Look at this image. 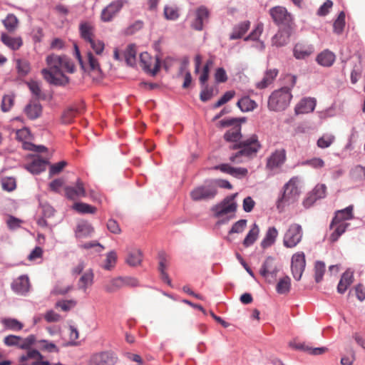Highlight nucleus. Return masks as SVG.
<instances>
[{
    "label": "nucleus",
    "mask_w": 365,
    "mask_h": 365,
    "mask_svg": "<svg viewBox=\"0 0 365 365\" xmlns=\"http://www.w3.org/2000/svg\"><path fill=\"white\" fill-rule=\"evenodd\" d=\"M3 24L9 32H14L18 27L19 20L14 14H10L3 20Z\"/></svg>",
    "instance_id": "40"
},
{
    "label": "nucleus",
    "mask_w": 365,
    "mask_h": 365,
    "mask_svg": "<svg viewBox=\"0 0 365 365\" xmlns=\"http://www.w3.org/2000/svg\"><path fill=\"white\" fill-rule=\"evenodd\" d=\"M336 59L334 53L327 49L319 53L316 58L318 64L324 67H330Z\"/></svg>",
    "instance_id": "24"
},
{
    "label": "nucleus",
    "mask_w": 365,
    "mask_h": 365,
    "mask_svg": "<svg viewBox=\"0 0 365 365\" xmlns=\"http://www.w3.org/2000/svg\"><path fill=\"white\" fill-rule=\"evenodd\" d=\"M78 113H80V110L78 109L73 108L66 109L61 115L62 123L64 124L71 123Z\"/></svg>",
    "instance_id": "45"
},
{
    "label": "nucleus",
    "mask_w": 365,
    "mask_h": 365,
    "mask_svg": "<svg viewBox=\"0 0 365 365\" xmlns=\"http://www.w3.org/2000/svg\"><path fill=\"white\" fill-rule=\"evenodd\" d=\"M136 49L134 45H129L125 51V58L127 63L130 66H133L136 60Z\"/></svg>",
    "instance_id": "51"
},
{
    "label": "nucleus",
    "mask_w": 365,
    "mask_h": 365,
    "mask_svg": "<svg viewBox=\"0 0 365 365\" xmlns=\"http://www.w3.org/2000/svg\"><path fill=\"white\" fill-rule=\"evenodd\" d=\"M353 208V205H349L345 209L336 211L335 216L331 223V227H332L334 224H337L340 222L351 220L354 217Z\"/></svg>",
    "instance_id": "27"
},
{
    "label": "nucleus",
    "mask_w": 365,
    "mask_h": 365,
    "mask_svg": "<svg viewBox=\"0 0 365 365\" xmlns=\"http://www.w3.org/2000/svg\"><path fill=\"white\" fill-rule=\"evenodd\" d=\"M325 272V264L323 262L317 261L314 265V278L318 283L322 280Z\"/></svg>",
    "instance_id": "54"
},
{
    "label": "nucleus",
    "mask_w": 365,
    "mask_h": 365,
    "mask_svg": "<svg viewBox=\"0 0 365 365\" xmlns=\"http://www.w3.org/2000/svg\"><path fill=\"white\" fill-rule=\"evenodd\" d=\"M128 3L127 0H115L111 1L101 13V20L110 22L118 15L121 9Z\"/></svg>",
    "instance_id": "9"
},
{
    "label": "nucleus",
    "mask_w": 365,
    "mask_h": 365,
    "mask_svg": "<svg viewBox=\"0 0 365 365\" xmlns=\"http://www.w3.org/2000/svg\"><path fill=\"white\" fill-rule=\"evenodd\" d=\"M204 88L200 92V98L203 102L210 100L214 96L213 88L209 87L207 85H204Z\"/></svg>",
    "instance_id": "62"
},
{
    "label": "nucleus",
    "mask_w": 365,
    "mask_h": 365,
    "mask_svg": "<svg viewBox=\"0 0 365 365\" xmlns=\"http://www.w3.org/2000/svg\"><path fill=\"white\" fill-rule=\"evenodd\" d=\"M316 106V100L313 98H304L295 106L296 115L306 114L312 112Z\"/></svg>",
    "instance_id": "19"
},
{
    "label": "nucleus",
    "mask_w": 365,
    "mask_h": 365,
    "mask_svg": "<svg viewBox=\"0 0 365 365\" xmlns=\"http://www.w3.org/2000/svg\"><path fill=\"white\" fill-rule=\"evenodd\" d=\"M116 262V252L115 251H110L106 255V258L101 267L106 270H110L115 266Z\"/></svg>",
    "instance_id": "46"
},
{
    "label": "nucleus",
    "mask_w": 365,
    "mask_h": 365,
    "mask_svg": "<svg viewBox=\"0 0 365 365\" xmlns=\"http://www.w3.org/2000/svg\"><path fill=\"white\" fill-rule=\"evenodd\" d=\"M164 16L166 19L174 21L179 17V11L177 7L166 6L164 8Z\"/></svg>",
    "instance_id": "55"
},
{
    "label": "nucleus",
    "mask_w": 365,
    "mask_h": 365,
    "mask_svg": "<svg viewBox=\"0 0 365 365\" xmlns=\"http://www.w3.org/2000/svg\"><path fill=\"white\" fill-rule=\"evenodd\" d=\"M79 29L81 36L85 41L88 43L95 38V28L91 24L88 22L82 23L80 24Z\"/></svg>",
    "instance_id": "31"
},
{
    "label": "nucleus",
    "mask_w": 365,
    "mask_h": 365,
    "mask_svg": "<svg viewBox=\"0 0 365 365\" xmlns=\"http://www.w3.org/2000/svg\"><path fill=\"white\" fill-rule=\"evenodd\" d=\"M278 230L274 227H270L267 230L263 240L261 242V247L263 249H266L267 247H271L274 244L277 237H278Z\"/></svg>",
    "instance_id": "28"
},
{
    "label": "nucleus",
    "mask_w": 365,
    "mask_h": 365,
    "mask_svg": "<svg viewBox=\"0 0 365 365\" xmlns=\"http://www.w3.org/2000/svg\"><path fill=\"white\" fill-rule=\"evenodd\" d=\"M237 195L236 193L228 196L220 204L212 207V211L214 212L216 217H220L225 215L236 211L237 205L235 201V198Z\"/></svg>",
    "instance_id": "8"
},
{
    "label": "nucleus",
    "mask_w": 365,
    "mask_h": 365,
    "mask_svg": "<svg viewBox=\"0 0 365 365\" xmlns=\"http://www.w3.org/2000/svg\"><path fill=\"white\" fill-rule=\"evenodd\" d=\"M42 354L36 349H31L19 358V365H51L47 361H43Z\"/></svg>",
    "instance_id": "14"
},
{
    "label": "nucleus",
    "mask_w": 365,
    "mask_h": 365,
    "mask_svg": "<svg viewBox=\"0 0 365 365\" xmlns=\"http://www.w3.org/2000/svg\"><path fill=\"white\" fill-rule=\"evenodd\" d=\"M117 355L112 351H100L92 353L86 362L87 365H115Z\"/></svg>",
    "instance_id": "6"
},
{
    "label": "nucleus",
    "mask_w": 365,
    "mask_h": 365,
    "mask_svg": "<svg viewBox=\"0 0 365 365\" xmlns=\"http://www.w3.org/2000/svg\"><path fill=\"white\" fill-rule=\"evenodd\" d=\"M291 279L288 276H286L279 279L276 286V290L278 294H285L290 291Z\"/></svg>",
    "instance_id": "41"
},
{
    "label": "nucleus",
    "mask_w": 365,
    "mask_h": 365,
    "mask_svg": "<svg viewBox=\"0 0 365 365\" xmlns=\"http://www.w3.org/2000/svg\"><path fill=\"white\" fill-rule=\"evenodd\" d=\"M143 261V253L140 250L133 248L128 250L125 262L130 267H136Z\"/></svg>",
    "instance_id": "26"
},
{
    "label": "nucleus",
    "mask_w": 365,
    "mask_h": 365,
    "mask_svg": "<svg viewBox=\"0 0 365 365\" xmlns=\"http://www.w3.org/2000/svg\"><path fill=\"white\" fill-rule=\"evenodd\" d=\"M292 98L289 88L283 87L274 91L268 100V108L273 111H282L285 110Z\"/></svg>",
    "instance_id": "4"
},
{
    "label": "nucleus",
    "mask_w": 365,
    "mask_h": 365,
    "mask_svg": "<svg viewBox=\"0 0 365 365\" xmlns=\"http://www.w3.org/2000/svg\"><path fill=\"white\" fill-rule=\"evenodd\" d=\"M15 95L13 93L4 95L3 96L1 109L3 112H8L14 105Z\"/></svg>",
    "instance_id": "47"
},
{
    "label": "nucleus",
    "mask_w": 365,
    "mask_h": 365,
    "mask_svg": "<svg viewBox=\"0 0 365 365\" xmlns=\"http://www.w3.org/2000/svg\"><path fill=\"white\" fill-rule=\"evenodd\" d=\"M259 234V226L256 223H255L250 230V231L248 232V233L247 234L245 238L244 239L242 242L243 245L245 247H248L253 245L258 238Z\"/></svg>",
    "instance_id": "35"
},
{
    "label": "nucleus",
    "mask_w": 365,
    "mask_h": 365,
    "mask_svg": "<svg viewBox=\"0 0 365 365\" xmlns=\"http://www.w3.org/2000/svg\"><path fill=\"white\" fill-rule=\"evenodd\" d=\"M353 273L349 271H346L344 273H343L339 280L337 286V292L339 294H344L347 290L349 287L353 283Z\"/></svg>",
    "instance_id": "29"
},
{
    "label": "nucleus",
    "mask_w": 365,
    "mask_h": 365,
    "mask_svg": "<svg viewBox=\"0 0 365 365\" xmlns=\"http://www.w3.org/2000/svg\"><path fill=\"white\" fill-rule=\"evenodd\" d=\"M260 148L261 145L257 136L252 135L247 140L232 146V149H240V150L232 155L230 160L235 163H241L246 159L255 156Z\"/></svg>",
    "instance_id": "2"
},
{
    "label": "nucleus",
    "mask_w": 365,
    "mask_h": 365,
    "mask_svg": "<svg viewBox=\"0 0 365 365\" xmlns=\"http://www.w3.org/2000/svg\"><path fill=\"white\" fill-rule=\"evenodd\" d=\"M314 47L302 43H297L294 48V56L297 59H304L312 54Z\"/></svg>",
    "instance_id": "25"
},
{
    "label": "nucleus",
    "mask_w": 365,
    "mask_h": 365,
    "mask_svg": "<svg viewBox=\"0 0 365 365\" xmlns=\"http://www.w3.org/2000/svg\"><path fill=\"white\" fill-rule=\"evenodd\" d=\"M46 62L47 67L41 71L43 78L50 84L55 86L66 85L69 78L63 72L74 73L75 66L72 61L66 56L51 53L47 56Z\"/></svg>",
    "instance_id": "1"
},
{
    "label": "nucleus",
    "mask_w": 365,
    "mask_h": 365,
    "mask_svg": "<svg viewBox=\"0 0 365 365\" xmlns=\"http://www.w3.org/2000/svg\"><path fill=\"white\" fill-rule=\"evenodd\" d=\"M65 195L70 200H76L86 196L84 184L81 179H78L75 186H66L65 187Z\"/></svg>",
    "instance_id": "17"
},
{
    "label": "nucleus",
    "mask_w": 365,
    "mask_h": 365,
    "mask_svg": "<svg viewBox=\"0 0 365 365\" xmlns=\"http://www.w3.org/2000/svg\"><path fill=\"white\" fill-rule=\"evenodd\" d=\"M29 172L33 174H38L46 169V162L41 160H34L27 167Z\"/></svg>",
    "instance_id": "49"
},
{
    "label": "nucleus",
    "mask_w": 365,
    "mask_h": 365,
    "mask_svg": "<svg viewBox=\"0 0 365 365\" xmlns=\"http://www.w3.org/2000/svg\"><path fill=\"white\" fill-rule=\"evenodd\" d=\"M88 43L96 55L100 56L103 53L105 48V44L103 41L95 38L89 41Z\"/></svg>",
    "instance_id": "56"
},
{
    "label": "nucleus",
    "mask_w": 365,
    "mask_h": 365,
    "mask_svg": "<svg viewBox=\"0 0 365 365\" xmlns=\"http://www.w3.org/2000/svg\"><path fill=\"white\" fill-rule=\"evenodd\" d=\"M94 232V228L87 221H79L75 229V235L77 238L82 239L91 237Z\"/></svg>",
    "instance_id": "21"
},
{
    "label": "nucleus",
    "mask_w": 365,
    "mask_h": 365,
    "mask_svg": "<svg viewBox=\"0 0 365 365\" xmlns=\"http://www.w3.org/2000/svg\"><path fill=\"white\" fill-rule=\"evenodd\" d=\"M220 125L221 127L232 126L224 135L226 141L235 143L241 139V125L237 119L222 120L220 121Z\"/></svg>",
    "instance_id": "7"
},
{
    "label": "nucleus",
    "mask_w": 365,
    "mask_h": 365,
    "mask_svg": "<svg viewBox=\"0 0 365 365\" xmlns=\"http://www.w3.org/2000/svg\"><path fill=\"white\" fill-rule=\"evenodd\" d=\"M86 59L90 70L98 75H100L101 73V69L98 58H96L91 51H88L86 54Z\"/></svg>",
    "instance_id": "44"
},
{
    "label": "nucleus",
    "mask_w": 365,
    "mask_h": 365,
    "mask_svg": "<svg viewBox=\"0 0 365 365\" xmlns=\"http://www.w3.org/2000/svg\"><path fill=\"white\" fill-rule=\"evenodd\" d=\"M299 178L292 177L284 186V192L277 202L278 210H282L285 205L294 202L299 197L300 192L298 187Z\"/></svg>",
    "instance_id": "3"
},
{
    "label": "nucleus",
    "mask_w": 365,
    "mask_h": 365,
    "mask_svg": "<svg viewBox=\"0 0 365 365\" xmlns=\"http://www.w3.org/2000/svg\"><path fill=\"white\" fill-rule=\"evenodd\" d=\"M273 21L278 25H282L283 27L292 26V18L287 9L282 6H275L269 10Z\"/></svg>",
    "instance_id": "11"
},
{
    "label": "nucleus",
    "mask_w": 365,
    "mask_h": 365,
    "mask_svg": "<svg viewBox=\"0 0 365 365\" xmlns=\"http://www.w3.org/2000/svg\"><path fill=\"white\" fill-rule=\"evenodd\" d=\"M140 62L144 70L155 76L160 69V63L157 58L153 59L148 53L144 52L140 55Z\"/></svg>",
    "instance_id": "15"
},
{
    "label": "nucleus",
    "mask_w": 365,
    "mask_h": 365,
    "mask_svg": "<svg viewBox=\"0 0 365 365\" xmlns=\"http://www.w3.org/2000/svg\"><path fill=\"white\" fill-rule=\"evenodd\" d=\"M16 68L19 75L24 76L30 71V64L26 60L18 59L16 61Z\"/></svg>",
    "instance_id": "53"
},
{
    "label": "nucleus",
    "mask_w": 365,
    "mask_h": 365,
    "mask_svg": "<svg viewBox=\"0 0 365 365\" xmlns=\"http://www.w3.org/2000/svg\"><path fill=\"white\" fill-rule=\"evenodd\" d=\"M237 104L243 112L253 110L257 106V103L247 96L242 98Z\"/></svg>",
    "instance_id": "39"
},
{
    "label": "nucleus",
    "mask_w": 365,
    "mask_h": 365,
    "mask_svg": "<svg viewBox=\"0 0 365 365\" xmlns=\"http://www.w3.org/2000/svg\"><path fill=\"white\" fill-rule=\"evenodd\" d=\"M292 31V26L282 27L279 31L272 37V44L277 47H281L286 45L289 42Z\"/></svg>",
    "instance_id": "18"
},
{
    "label": "nucleus",
    "mask_w": 365,
    "mask_h": 365,
    "mask_svg": "<svg viewBox=\"0 0 365 365\" xmlns=\"http://www.w3.org/2000/svg\"><path fill=\"white\" fill-rule=\"evenodd\" d=\"M250 26L249 21H245L236 25L233 28V31L230 36V39L235 40L239 39L248 31Z\"/></svg>",
    "instance_id": "33"
},
{
    "label": "nucleus",
    "mask_w": 365,
    "mask_h": 365,
    "mask_svg": "<svg viewBox=\"0 0 365 365\" xmlns=\"http://www.w3.org/2000/svg\"><path fill=\"white\" fill-rule=\"evenodd\" d=\"M303 165H308L315 169L322 168L325 163L320 158H314L309 160H307L302 163Z\"/></svg>",
    "instance_id": "57"
},
{
    "label": "nucleus",
    "mask_w": 365,
    "mask_h": 365,
    "mask_svg": "<svg viewBox=\"0 0 365 365\" xmlns=\"http://www.w3.org/2000/svg\"><path fill=\"white\" fill-rule=\"evenodd\" d=\"M94 274L91 269L87 270L80 277L78 282V287L80 290L86 292L87 289L93 283Z\"/></svg>",
    "instance_id": "30"
},
{
    "label": "nucleus",
    "mask_w": 365,
    "mask_h": 365,
    "mask_svg": "<svg viewBox=\"0 0 365 365\" xmlns=\"http://www.w3.org/2000/svg\"><path fill=\"white\" fill-rule=\"evenodd\" d=\"M209 16V11L205 6H200L195 11V18L192 22L191 26L197 31L203 29V24Z\"/></svg>",
    "instance_id": "20"
},
{
    "label": "nucleus",
    "mask_w": 365,
    "mask_h": 365,
    "mask_svg": "<svg viewBox=\"0 0 365 365\" xmlns=\"http://www.w3.org/2000/svg\"><path fill=\"white\" fill-rule=\"evenodd\" d=\"M121 277L111 279L105 283L103 289L107 293H114L123 288Z\"/></svg>",
    "instance_id": "37"
},
{
    "label": "nucleus",
    "mask_w": 365,
    "mask_h": 365,
    "mask_svg": "<svg viewBox=\"0 0 365 365\" xmlns=\"http://www.w3.org/2000/svg\"><path fill=\"white\" fill-rule=\"evenodd\" d=\"M278 272L279 269L274 263V258L272 257H268L263 263L259 273L269 282H272V280L269 279V277L274 279L277 277Z\"/></svg>",
    "instance_id": "16"
},
{
    "label": "nucleus",
    "mask_w": 365,
    "mask_h": 365,
    "mask_svg": "<svg viewBox=\"0 0 365 365\" xmlns=\"http://www.w3.org/2000/svg\"><path fill=\"white\" fill-rule=\"evenodd\" d=\"M39 347L42 350L47 351L48 352H56L58 353L59 351V349L52 342H49L46 340H41L38 341Z\"/></svg>",
    "instance_id": "59"
},
{
    "label": "nucleus",
    "mask_w": 365,
    "mask_h": 365,
    "mask_svg": "<svg viewBox=\"0 0 365 365\" xmlns=\"http://www.w3.org/2000/svg\"><path fill=\"white\" fill-rule=\"evenodd\" d=\"M302 238L303 230L302 226L297 223H292L284 234L283 245L287 248H294L302 242Z\"/></svg>",
    "instance_id": "5"
},
{
    "label": "nucleus",
    "mask_w": 365,
    "mask_h": 365,
    "mask_svg": "<svg viewBox=\"0 0 365 365\" xmlns=\"http://www.w3.org/2000/svg\"><path fill=\"white\" fill-rule=\"evenodd\" d=\"M217 194L214 185H200L194 188L190 192V197L194 201L207 200L212 199Z\"/></svg>",
    "instance_id": "10"
},
{
    "label": "nucleus",
    "mask_w": 365,
    "mask_h": 365,
    "mask_svg": "<svg viewBox=\"0 0 365 365\" xmlns=\"http://www.w3.org/2000/svg\"><path fill=\"white\" fill-rule=\"evenodd\" d=\"M1 41L12 51H17L23 46V39L21 36L13 37L6 33L1 34Z\"/></svg>",
    "instance_id": "23"
},
{
    "label": "nucleus",
    "mask_w": 365,
    "mask_h": 365,
    "mask_svg": "<svg viewBox=\"0 0 365 365\" xmlns=\"http://www.w3.org/2000/svg\"><path fill=\"white\" fill-rule=\"evenodd\" d=\"M168 265V260L164 254L160 255V262L158 270L160 272L161 279L167 283L169 286L172 287L171 280L169 278L168 274L166 272V268Z\"/></svg>",
    "instance_id": "36"
},
{
    "label": "nucleus",
    "mask_w": 365,
    "mask_h": 365,
    "mask_svg": "<svg viewBox=\"0 0 365 365\" xmlns=\"http://www.w3.org/2000/svg\"><path fill=\"white\" fill-rule=\"evenodd\" d=\"M4 343L7 346H16L20 349L21 336L16 335H9L4 339Z\"/></svg>",
    "instance_id": "58"
},
{
    "label": "nucleus",
    "mask_w": 365,
    "mask_h": 365,
    "mask_svg": "<svg viewBox=\"0 0 365 365\" xmlns=\"http://www.w3.org/2000/svg\"><path fill=\"white\" fill-rule=\"evenodd\" d=\"M287 160V152L284 148L276 149L267 159L266 168L273 170L279 168Z\"/></svg>",
    "instance_id": "13"
},
{
    "label": "nucleus",
    "mask_w": 365,
    "mask_h": 365,
    "mask_svg": "<svg viewBox=\"0 0 365 365\" xmlns=\"http://www.w3.org/2000/svg\"><path fill=\"white\" fill-rule=\"evenodd\" d=\"M24 112L29 119L34 120L41 115L42 108L39 103L33 102L25 107Z\"/></svg>",
    "instance_id": "32"
},
{
    "label": "nucleus",
    "mask_w": 365,
    "mask_h": 365,
    "mask_svg": "<svg viewBox=\"0 0 365 365\" xmlns=\"http://www.w3.org/2000/svg\"><path fill=\"white\" fill-rule=\"evenodd\" d=\"M345 26V14L341 11L339 14L337 19L334 21L333 24L334 32L336 34H341Z\"/></svg>",
    "instance_id": "50"
},
{
    "label": "nucleus",
    "mask_w": 365,
    "mask_h": 365,
    "mask_svg": "<svg viewBox=\"0 0 365 365\" xmlns=\"http://www.w3.org/2000/svg\"><path fill=\"white\" fill-rule=\"evenodd\" d=\"M30 286L28 276L21 275L14 281L11 288L17 294H25L29 291Z\"/></svg>",
    "instance_id": "22"
},
{
    "label": "nucleus",
    "mask_w": 365,
    "mask_h": 365,
    "mask_svg": "<svg viewBox=\"0 0 365 365\" xmlns=\"http://www.w3.org/2000/svg\"><path fill=\"white\" fill-rule=\"evenodd\" d=\"M1 322L6 329L13 331H19L24 327L23 324L16 319L4 318Z\"/></svg>",
    "instance_id": "42"
},
{
    "label": "nucleus",
    "mask_w": 365,
    "mask_h": 365,
    "mask_svg": "<svg viewBox=\"0 0 365 365\" xmlns=\"http://www.w3.org/2000/svg\"><path fill=\"white\" fill-rule=\"evenodd\" d=\"M306 266L305 255L303 252L293 255L292 257L291 269L294 278L299 281L304 271Z\"/></svg>",
    "instance_id": "12"
},
{
    "label": "nucleus",
    "mask_w": 365,
    "mask_h": 365,
    "mask_svg": "<svg viewBox=\"0 0 365 365\" xmlns=\"http://www.w3.org/2000/svg\"><path fill=\"white\" fill-rule=\"evenodd\" d=\"M277 74L278 71L275 68L267 71L262 80L257 83V88L259 89L267 88L273 82Z\"/></svg>",
    "instance_id": "34"
},
{
    "label": "nucleus",
    "mask_w": 365,
    "mask_h": 365,
    "mask_svg": "<svg viewBox=\"0 0 365 365\" xmlns=\"http://www.w3.org/2000/svg\"><path fill=\"white\" fill-rule=\"evenodd\" d=\"M235 91H227L214 105V108H219L220 106H222V105H224L225 103H226L227 102L230 101L234 96H235Z\"/></svg>",
    "instance_id": "63"
},
{
    "label": "nucleus",
    "mask_w": 365,
    "mask_h": 365,
    "mask_svg": "<svg viewBox=\"0 0 365 365\" xmlns=\"http://www.w3.org/2000/svg\"><path fill=\"white\" fill-rule=\"evenodd\" d=\"M335 141V136L330 133H324L320 137L317 145L319 148L324 149L330 147Z\"/></svg>",
    "instance_id": "43"
},
{
    "label": "nucleus",
    "mask_w": 365,
    "mask_h": 365,
    "mask_svg": "<svg viewBox=\"0 0 365 365\" xmlns=\"http://www.w3.org/2000/svg\"><path fill=\"white\" fill-rule=\"evenodd\" d=\"M312 192L318 200L324 198L327 194V186L324 184H317L312 190Z\"/></svg>",
    "instance_id": "61"
},
{
    "label": "nucleus",
    "mask_w": 365,
    "mask_h": 365,
    "mask_svg": "<svg viewBox=\"0 0 365 365\" xmlns=\"http://www.w3.org/2000/svg\"><path fill=\"white\" fill-rule=\"evenodd\" d=\"M1 187L8 192L14 191L16 188V180L13 177H4L1 181Z\"/></svg>",
    "instance_id": "52"
},
{
    "label": "nucleus",
    "mask_w": 365,
    "mask_h": 365,
    "mask_svg": "<svg viewBox=\"0 0 365 365\" xmlns=\"http://www.w3.org/2000/svg\"><path fill=\"white\" fill-rule=\"evenodd\" d=\"M263 31V24L262 23H258L255 29L250 34L249 36H247L245 41L248 40H257L259 37L261 36L262 33Z\"/></svg>",
    "instance_id": "60"
},
{
    "label": "nucleus",
    "mask_w": 365,
    "mask_h": 365,
    "mask_svg": "<svg viewBox=\"0 0 365 365\" xmlns=\"http://www.w3.org/2000/svg\"><path fill=\"white\" fill-rule=\"evenodd\" d=\"M348 225V223L340 222L337 224H334L332 227L330 226L331 229L334 228V230L329 237L330 241L332 242H336L339 237L346 231Z\"/></svg>",
    "instance_id": "38"
},
{
    "label": "nucleus",
    "mask_w": 365,
    "mask_h": 365,
    "mask_svg": "<svg viewBox=\"0 0 365 365\" xmlns=\"http://www.w3.org/2000/svg\"><path fill=\"white\" fill-rule=\"evenodd\" d=\"M66 165L67 163L63 160L51 165L49 169L50 176L60 173L63 170V169L66 166Z\"/></svg>",
    "instance_id": "64"
},
{
    "label": "nucleus",
    "mask_w": 365,
    "mask_h": 365,
    "mask_svg": "<svg viewBox=\"0 0 365 365\" xmlns=\"http://www.w3.org/2000/svg\"><path fill=\"white\" fill-rule=\"evenodd\" d=\"M73 208L79 213H91L94 214L96 212V207L84 202H76L73 205Z\"/></svg>",
    "instance_id": "48"
}]
</instances>
